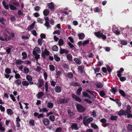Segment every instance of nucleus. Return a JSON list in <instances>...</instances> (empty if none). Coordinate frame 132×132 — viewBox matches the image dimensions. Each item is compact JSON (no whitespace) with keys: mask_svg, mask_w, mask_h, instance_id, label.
<instances>
[{"mask_svg":"<svg viewBox=\"0 0 132 132\" xmlns=\"http://www.w3.org/2000/svg\"><path fill=\"white\" fill-rule=\"evenodd\" d=\"M59 102L61 104H64L68 102L67 100H65V99H61L59 101Z\"/></svg>","mask_w":132,"mask_h":132,"instance_id":"dca6fc26","label":"nucleus"},{"mask_svg":"<svg viewBox=\"0 0 132 132\" xmlns=\"http://www.w3.org/2000/svg\"><path fill=\"white\" fill-rule=\"evenodd\" d=\"M119 79L121 81L123 82L125 81L126 79V78L124 77L120 76L119 77Z\"/></svg>","mask_w":132,"mask_h":132,"instance_id":"5fc2aeb1","label":"nucleus"},{"mask_svg":"<svg viewBox=\"0 0 132 132\" xmlns=\"http://www.w3.org/2000/svg\"><path fill=\"white\" fill-rule=\"evenodd\" d=\"M67 77L69 78H72L73 77V75L71 72H68L67 73Z\"/></svg>","mask_w":132,"mask_h":132,"instance_id":"c9c22d12","label":"nucleus"},{"mask_svg":"<svg viewBox=\"0 0 132 132\" xmlns=\"http://www.w3.org/2000/svg\"><path fill=\"white\" fill-rule=\"evenodd\" d=\"M100 95L102 97H103L105 95V94L103 90L100 91L99 93Z\"/></svg>","mask_w":132,"mask_h":132,"instance_id":"79ce46f5","label":"nucleus"},{"mask_svg":"<svg viewBox=\"0 0 132 132\" xmlns=\"http://www.w3.org/2000/svg\"><path fill=\"white\" fill-rule=\"evenodd\" d=\"M119 92L122 96L124 97L126 96V94L123 90H120L119 91Z\"/></svg>","mask_w":132,"mask_h":132,"instance_id":"b1692460","label":"nucleus"},{"mask_svg":"<svg viewBox=\"0 0 132 132\" xmlns=\"http://www.w3.org/2000/svg\"><path fill=\"white\" fill-rule=\"evenodd\" d=\"M26 78L28 81H31L32 80V77L29 75H27Z\"/></svg>","mask_w":132,"mask_h":132,"instance_id":"4c0bfd02","label":"nucleus"},{"mask_svg":"<svg viewBox=\"0 0 132 132\" xmlns=\"http://www.w3.org/2000/svg\"><path fill=\"white\" fill-rule=\"evenodd\" d=\"M127 129L128 131L132 132V125L130 124H128L127 127Z\"/></svg>","mask_w":132,"mask_h":132,"instance_id":"f3484780","label":"nucleus"},{"mask_svg":"<svg viewBox=\"0 0 132 132\" xmlns=\"http://www.w3.org/2000/svg\"><path fill=\"white\" fill-rule=\"evenodd\" d=\"M131 107L130 106L128 105L127 106V109L125 111L126 112H131Z\"/></svg>","mask_w":132,"mask_h":132,"instance_id":"58836bf2","label":"nucleus"},{"mask_svg":"<svg viewBox=\"0 0 132 132\" xmlns=\"http://www.w3.org/2000/svg\"><path fill=\"white\" fill-rule=\"evenodd\" d=\"M77 124L76 123H73L72 125H71V127L69 128H71L72 130L75 129V130H77L79 129V127H78Z\"/></svg>","mask_w":132,"mask_h":132,"instance_id":"20e7f679","label":"nucleus"},{"mask_svg":"<svg viewBox=\"0 0 132 132\" xmlns=\"http://www.w3.org/2000/svg\"><path fill=\"white\" fill-rule=\"evenodd\" d=\"M91 127L95 129H97L98 128V126L93 123H92L91 124Z\"/></svg>","mask_w":132,"mask_h":132,"instance_id":"4d7b16f0","label":"nucleus"},{"mask_svg":"<svg viewBox=\"0 0 132 132\" xmlns=\"http://www.w3.org/2000/svg\"><path fill=\"white\" fill-rule=\"evenodd\" d=\"M54 59L57 62H58L60 61V59L58 55L56 54H54Z\"/></svg>","mask_w":132,"mask_h":132,"instance_id":"5701e85b","label":"nucleus"},{"mask_svg":"<svg viewBox=\"0 0 132 132\" xmlns=\"http://www.w3.org/2000/svg\"><path fill=\"white\" fill-rule=\"evenodd\" d=\"M121 44L122 45H126L127 44V42L125 40H122L121 42Z\"/></svg>","mask_w":132,"mask_h":132,"instance_id":"0e129e2a","label":"nucleus"},{"mask_svg":"<svg viewBox=\"0 0 132 132\" xmlns=\"http://www.w3.org/2000/svg\"><path fill=\"white\" fill-rule=\"evenodd\" d=\"M68 53V51L67 50H66L64 49H62L61 48L60 49V54H62L64 53L67 54Z\"/></svg>","mask_w":132,"mask_h":132,"instance_id":"9b49d317","label":"nucleus"},{"mask_svg":"<svg viewBox=\"0 0 132 132\" xmlns=\"http://www.w3.org/2000/svg\"><path fill=\"white\" fill-rule=\"evenodd\" d=\"M67 58L68 60L71 61L72 59V56L70 54H68L67 56Z\"/></svg>","mask_w":132,"mask_h":132,"instance_id":"3c124183","label":"nucleus"},{"mask_svg":"<svg viewBox=\"0 0 132 132\" xmlns=\"http://www.w3.org/2000/svg\"><path fill=\"white\" fill-rule=\"evenodd\" d=\"M78 71L79 73L81 74L82 73V67L81 65L79 66L77 68Z\"/></svg>","mask_w":132,"mask_h":132,"instance_id":"7c9ffc66","label":"nucleus"},{"mask_svg":"<svg viewBox=\"0 0 132 132\" xmlns=\"http://www.w3.org/2000/svg\"><path fill=\"white\" fill-rule=\"evenodd\" d=\"M95 85L98 88H101L103 86L102 85L101 82H96L95 84Z\"/></svg>","mask_w":132,"mask_h":132,"instance_id":"a211bd4d","label":"nucleus"},{"mask_svg":"<svg viewBox=\"0 0 132 132\" xmlns=\"http://www.w3.org/2000/svg\"><path fill=\"white\" fill-rule=\"evenodd\" d=\"M9 7L11 10H15L16 9V8L15 6L11 4L9 5Z\"/></svg>","mask_w":132,"mask_h":132,"instance_id":"c85d7f7f","label":"nucleus"},{"mask_svg":"<svg viewBox=\"0 0 132 132\" xmlns=\"http://www.w3.org/2000/svg\"><path fill=\"white\" fill-rule=\"evenodd\" d=\"M34 122L35 121L34 120H30L29 121V124L30 125H31L32 126H34L35 125Z\"/></svg>","mask_w":132,"mask_h":132,"instance_id":"603ef678","label":"nucleus"},{"mask_svg":"<svg viewBox=\"0 0 132 132\" xmlns=\"http://www.w3.org/2000/svg\"><path fill=\"white\" fill-rule=\"evenodd\" d=\"M83 121L89 123L92 121L93 120V118L92 117H89L87 119L83 118Z\"/></svg>","mask_w":132,"mask_h":132,"instance_id":"6e6552de","label":"nucleus"},{"mask_svg":"<svg viewBox=\"0 0 132 132\" xmlns=\"http://www.w3.org/2000/svg\"><path fill=\"white\" fill-rule=\"evenodd\" d=\"M34 50L37 52L38 53H40L41 52V50L40 48L38 47H36L34 48Z\"/></svg>","mask_w":132,"mask_h":132,"instance_id":"a19ab883","label":"nucleus"},{"mask_svg":"<svg viewBox=\"0 0 132 132\" xmlns=\"http://www.w3.org/2000/svg\"><path fill=\"white\" fill-rule=\"evenodd\" d=\"M43 121L44 125L45 126H47L50 123L49 120L47 118H44L43 119Z\"/></svg>","mask_w":132,"mask_h":132,"instance_id":"39448f33","label":"nucleus"},{"mask_svg":"<svg viewBox=\"0 0 132 132\" xmlns=\"http://www.w3.org/2000/svg\"><path fill=\"white\" fill-rule=\"evenodd\" d=\"M8 34L10 36H8L6 34H4L2 36H0V40L2 41H5L7 42L8 40H11L12 38H13L15 37V35L14 33L11 34L8 31H7Z\"/></svg>","mask_w":132,"mask_h":132,"instance_id":"f257e3e1","label":"nucleus"},{"mask_svg":"<svg viewBox=\"0 0 132 132\" xmlns=\"http://www.w3.org/2000/svg\"><path fill=\"white\" fill-rule=\"evenodd\" d=\"M76 106L77 110L79 112H82V106L79 104H78L76 105Z\"/></svg>","mask_w":132,"mask_h":132,"instance_id":"1a4fd4ad","label":"nucleus"},{"mask_svg":"<svg viewBox=\"0 0 132 132\" xmlns=\"http://www.w3.org/2000/svg\"><path fill=\"white\" fill-rule=\"evenodd\" d=\"M22 84L23 86H27L29 85V83L26 81H23L22 82Z\"/></svg>","mask_w":132,"mask_h":132,"instance_id":"e433bc0d","label":"nucleus"},{"mask_svg":"<svg viewBox=\"0 0 132 132\" xmlns=\"http://www.w3.org/2000/svg\"><path fill=\"white\" fill-rule=\"evenodd\" d=\"M5 20L4 18L2 17L1 18H0V22L3 25H4L5 24L4 21Z\"/></svg>","mask_w":132,"mask_h":132,"instance_id":"ea45409f","label":"nucleus"},{"mask_svg":"<svg viewBox=\"0 0 132 132\" xmlns=\"http://www.w3.org/2000/svg\"><path fill=\"white\" fill-rule=\"evenodd\" d=\"M71 85L75 86H79L80 85L77 82H72L71 83Z\"/></svg>","mask_w":132,"mask_h":132,"instance_id":"a18cd8bd","label":"nucleus"},{"mask_svg":"<svg viewBox=\"0 0 132 132\" xmlns=\"http://www.w3.org/2000/svg\"><path fill=\"white\" fill-rule=\"evenodd\" d=\"M90 40L88 39L85 40L83 42V46H84L88 44L89 43Z\"/></svg>","mask_w":132,"mask_h":132,"instance_id":"c03bdc74","label":"nucleus"},{"mask_svg":"<svg viewBox=\"0 0 132 132\" xmlns=\"http://www.w3.org/2000/svg\"><path fill=\"white\" fill-rule=\"evenodd\" d=\"M5 72L7 74H10L11 72V70L9 68H6L5 69Z\"/></svg>","mask_w":132,"mask_h":132,"instance_id":"de8ad7c7","label":"nucleus"},{"mask_svg":"<svg viewBox=\"0 0 132 132\" xmlns=\"http://www.w3.org/2000/svg\"><path fill=\"white\" fill-rule=\"evenodd\" d=\"M22 55L23 56L22 58L23 60H24L26 59L27 57V55L26 53L24 52L22 53Z\"/></svg>","mask_w":132,"mask_h":132,"instance_id":"4be33fe9","label":"nucleus"},{"mask_svg":"<svg viewBox=\"0 0 132 132\" xmlns=\"http://www.w3.org/2000/svg\"><path fill=\"white\" fill-rule=\"evenodd\" d=\"M67 113L70 116H73L74 115V113L71 111L70 109H69L67 110Z\"/></svg>","mask_w":132,"mask_h":132,"instance_id":"2f4dec72","label":"nucleus"},{"mask_svg":"<svg viewBox=\"0 0 132 132\" xmlns=\"http://www.w3.org/2000/svg\"><path fill=\"white\" fill-rule=\"evenodd\" d=\"M117 89L116 87H114L112 88L110 90L111 92L113 93L114 94H115L116 93L117 91Z\"/></svg>","mask_w":132,"mask_h":132,"instance_id":"72a5a7b5","label":"nucleus"},{"mask_svg":"<svg viewBox=\"0 0 132 132\" xmlns=\"http://www.w3.org/2000/svg\"><path fill=\"white\" fill-rule=\"evenodd\" d=\"M55 90L56 92L59 93L61 92L62 90L60 86H56L55 88Z\"/></svg>","mask_w":132,"mask_h":132,"instance_id":"ddd939ff","label":"nucleus"},{"mask_svg":"<svg viewBox=\"0 0 132 132\" xmlns=\"http://www.w3.org/2000/svg\"><path fill=\"white\" fill-rule=\"evenodd\" d=\"M100 121L101 122L103 123V124H104L106 123L107 121L105 119L103 118L101 119L100 120Z\"/></svg>","mask_w":132,"mask_h":132,"instance_id":"bf43d9fd","label":"nucleus"},{"mask_svg":"<svg viewBox=\"0 0 132 132\" xmlns=\"http://www.w3.org/2000/svg\"><path fill=\"white\" fill-rule=\"evenodd\" d=\"M62 131V129L61 127H57L55 130V132H61Z\"/></svg>","mask_w":132,"mask_h":132,"instance_id":"774afa93","label":"nucleus"},{"mask_svg":"<svg viewBox=\"0 0 132 132\" xmlns=\"http://www.w3.org/2000/svg\"><path fill=\"white\" fill-rule=\"evenodd\" d=\"M24 72L26 74L28 73L29 72L28 68L27 67H25L23 69Z\"/></svg>","mask_w":132,"mask_h":132,"instance_id":"09e8293b","label":"nucleus"},{"mask_svg":"<svg viewBox=\"0 0 132 132\" xmlns=\"http://www.w3.org/2000/svg\"><path fill=\"white\" fill-rule=\"evenodd\" d=\"M50 54V52L45 48L44 51L42 53V56L43 59H45V55L48 56Z\"/></svg>","mask_w":132,"mask_h":132,"instance_id":"f03ea898","label":"nucleus"},{"mask_svg":"<svg viewBox=\"0 0 132 132\" xmlns=\"http://www.w3.org/2000/svg\"><path fill=\"white\" fill-rule=\"evenodd\" d=\"M82 89V88L81 87H79L77 89V95L79 96L80 95Z\"/></svg>","mask_w":132,"mask_h":132,"instance_id":"cd10ccee","label":"nucleus"},{"mask_svg":"<svg viewBox=\"0 0 132 132\" xmlns=\"http://www.w3.org/2000/svg\"><path fill=\"white\" fill-rule=\"evenodd\" d=\"M102 33H101L100 32L98 31L97 32H95L94 34L98 38H100Z\"/></svg>","mask_w":132,"mask_h":132,"instance_id":"aec40b11","label":"nucleus"},{"mask_svg":"<svg viewBox=\"0 0 132 132\" xmlns=\"http://www.w3.org/2000/svg\"><path fill=\"white\" fill-rule=\"evenodd\" d=\"M43 20H43L42 19L40 18H38L37 19V21L39 23H43Z\"/></svg>","mask_w":132,"mask_h":132,"instance_id":"338daca9","label":"nucleus"},{"mask_svg":"<svg viewBox=\"0 0 132 132\" xmlns=\"http://www.w3.org/2000/svg\"><path fill=\"white\" fill-rule=\"evenodd\" d=\"M15 83L18 86L20 85L21 83V80L19 79H17L15 81Z\"/></svg>","mask_w":132,"mask_h":132,"instance_id":"393cba45","label":"nucleus"},{"mask_svg":"<svg viewBox=\"0 0 132 132\" xmlns=\"http://www.w3.org/2000/svg\"><path fill=\"white\" fill-rule=\"evenodd\" d=\"M117 118L118 116H117L111 115L110 118V119L114 121L117 120Z\"/></svg>","mask_w":132,"mask_h":132,"instance_id":"412c9836","label":"nucleus"},{"mask_svg":"<svg viewBox=\"0 0 132 132\" xmlns=\"http://www.w3.org/2000/svg\"><path fill=\"white\" fill-rule=\"evenodd\" d=\"M49 11L47 10H44L43 11V14L45 16H47L49 14Z\"/></svg>","mask_w":132,"mask_h":132,"instance_id":"c756f323","label":"nucleus"},{"mask_svg":"<svg viewBox=\"0 0 132 132\" xmlns=\"http://www.w3.org/2000/svg\"><path fill=\"white\" fill-rule=\"evenodd\" d=\"M49 68L52 71H54L55 70V67L52 65L50 64L49 65Z\"/></svg>","mask_w":132,"mask_h":132,"instance_id":"13d9d810","label":"nucleus"},{"mask_svg":"<svg viewBox=\"0 0 132 132\" xmlns=\"http://www.w3.org/2000/svg\"><path fill=\"white\" fill-rule=\"evenodd\" d=\"M44 94V93L42 92H39L38 94L36 95V96L38 98H40L43 97Z\"/></svg>","mask_w":132,"mask_h":132,"instance_id":"2eb2a0df","label":"nucleus"},{"mask_svg":"<svg viewBox=\"0 0 132 132\" xmlns=\"http://www.w3.org/2000/svg\"><path fill=\"white\" fill-rule=\"evenodd\" d=\"M35 21L34 22H33L32 24H31L27 28V29L29 28V30H30V29H33L34 28L35 25ZM29 30H28V31H29Z\"/></svg>","mask_w":132,"mask_h":132,"instance_id":"6ab92c4d","label":"nucleus"},{"mask_svg":"<svg viewBox=\"0 0 132 132\" xmlns=\"http://www.w3.org/2000/svg\"><path fill=\"white\" fill-rule=\"evenodd\" d=\"M124 71V69L122 68H121L118 71L117 73V76L118 77H119L120 76H121V73L123 72Z\"/></svg>","mask_w":132,"mask_h":132,"instance_id":"0eeeda50","label":"nucleus"},{"mask_svg":"<svg viewBox=\"0 0 132 132\" xmlns=\"http://www.w3.org/2000/svg\"><path fill=\"white\" fill-rule=\"evenodd\" d=\"M38 44L41 46L42 45V41L41 39L39 38L38 40Z\"/></svg>","mask_w":132,"mask_h":132,"instance_id":"680f3d73","label":"nucleus"},{"mask_svg":"<svg viewBox=\"0 0 132 132\" xmlns=\"http://www.w3.org/2000/svg\"><path fill=\"white\" fill-rule=\"evenodd\" d=\"M117 104L118 105L119 107L121 106V103L119 99H116V101Z\"/></svg>","mask_w":132,"mask_h":132,"instance_id":"6e6d98bb","label":"nucleus"},{"mask_svg":"<svg viewBox=\"0 0 132 132\" xmlns=\"http://www.w3.org/2000/svg\"><path fill=\"white\" fill-rule=\"evenodd\" d=\"M53 34H58V35H60V31L59 30H56L54 31L53 33Z\"/></svg>","mask_w":132,"mask_h":132,"instance_id":"69168bd1","label":"nucleus"},{"mask_svg":"<svg viewBox=\"0 0 132 132\" xmlns=\"http://www.w3.org/2000/svg\"><path fill=\"white\" fill-rule=\"evenodd\" d=\"M71 97L72 98L76 101L79 102H81V100L79 97L77 96L74 94H72L71 95Z\"/></svg>","mask_w":132,"mask_h":132,"instance_id":"7ed1b4c3","label":"nucleus"},{"mask_svg":"<svg viewBox=\"0 0 132 132\" xmlns=\"http://www.w3.org/2000/svg\"><path fill=\"white\" fill-rule=\"evenodd\" d=\"M52 50L54 51H57L58 50V47L56 45H54L52 47Z\"/></svg>","mask_w":132,"mask_h":132,"instance_id":"473e14b6","label":"nucleus"},{"mask_svg":"<svg viewBox=\"0 0 132 132\" xmlns=\"http://www.w3.org/2000/svg\"><path fill=\"white\" fill-rule=\"evenodd\" d=\"M48 6H49L48 8L51 10H53L54 9V5L53 4V3L52 2L48 3Z\"/></svg>","mask_w":132,"mask_h":132,"instance_id":"f8f14e48","label":"nucleus"},{"mask_svg":"<svg viewBox=\"0 0 132 132\" xmlns=\"http://www.w3.org/2000/svg\"><path fill=\"white\" fill-rule=\"evenodd\" d=\"M94 72L95 73H96L97 72H99L100 68H95L94 69Z\"/></svg>","mask_w":132,"mask_h":132,"instance_id":"e2e57ef3","label":"nucleus"},{"mask_svg":"<svg viewBox=\"0 0 132 132\" xmlns=\"http://www.w3.org/2000/svg\"><path fill=\"white\" fill-rule=\"evenodd\" d=\"M64 43L63 41V39H60L59 40L58 42V44L60 46L62 45Z\"/></svg>","mask_w":132,"mask_h":132,"instance_id":"49530a36","label":"nucleus"},{"mask_svg":"<svg viewBox=\"0 0 132 132\" xmlns=\"http://www.w3.org/2000/svg\"><path fill=\"white\" fill-rule=\"evenodd\" d=\"M74 61L76 63L78 64H80L81 62L79 59L76 58H75L74 59Z\"/></svg>","mask_w":132,"mask_h":132,"instance_id":"a878e982","label":"nucleus"},{"mask_svg":"<svg viewBox=\"0 0 132 132\" xmlns=\"http://www.w3.org/2000/svg\"><path fill=\"white\" fill-rule=\"evenodd\" d=\"M23 62V61L20 59H18L16 60V63L17 65H19L22 64Z\"/></svg>","mask_w":132,"mask_h":132,"instance_id":"37998d69","label":"nucleus"},{"mask_svg":"<svg viewBox=\"0 0 132 132\" xmlns=\"http://www.w3.org/2000/svg\"><path fill=\"white\" fill-rule=\"evenodd\" d=\"M15 77L17 79L21 78L20 75L19 73H17L15 74Z\"/></svg>","mask_w":132,"mask_h":132,"instance_id":"052dcab7","label":"nucleus"},{"mask_svg":"<svg viewBox=\"0 0 132 132\" xmlns=\"http://www.w3.org/2000/svg\"><path fill=\"white\" fill-rule=\"evenodd\" d=\"M127 114V118H132V115L131 114V112H127L126 113V114Z\"/></svg>","mask_w":132,"mask_h":132,"instance_id":"864d4df0","label":"nucleus"},{"mask_svg":"<svg viewBox=\"0 0 132 132\" xmlns=\"http://www.w3.org/2000/svg\"><path fill=\"white\" fill-rule=\"evenodd\" d=\"M126 112L124 110L122 109L118 113V115L120 116H121L122 115H126Z\"/></svg>","mask_w":132,"mask_h":132,"instance_id":"423d86ee","label":"nucleus"},{"mask_svg":"<svg viewBox=\"0 0 132 132\" xmlns=\"http://www.w3.org/2000/svg\"><path fill=\"white\" fill-rule=\"evenodd\" d=\"M6 111L7 113L9 115H11L13 113L11 109H8Z\"/></svg>","mask_w":132,"mask_h":132,"instance_id":"f704fd0d","label":"nucleus"},{"mask_svg":"<svg viewBox=\"0 0 132 132\" xmlns=\"http://www.w3.org/2000/svg\"><path fill=\"white\" fill-rule=\"evenodd\" d=\"M53 104L51 102H48L47 103V107L51 109L53 108Z\"/></svg>","mask_w":132,"mask_h":132,"instance_id":"bb28decb","label":"nucleus"},{"mask_svg":"<svg viewBox=\"0 0 132 132\" xmlns=\"http://www.w3.org/2000/svg\"><path fill=\"white\" fill-rule=\"evenodd\" d=\"M49 118V119L52 121H54L55 120V117L53 115L50 116Z\"/></svg>","mask_w":132,"mask_h":132,"instance_id":"8fccbe9b","label":"nucleus"},{"mask_svg":"<svg viewBox=\"0 0 132 132\" xmlns=\"http://www.w3.org/2000/svg\"><path fill=\"white\" fill-rule=\"evenodd\" d=\"M3 6L4 7V8L7 10H9V5L7 4H6V2L5 1H3L2 2Z\"/></svg>","mask_w":132,"mask_h":132,"instance_id":"4468645a","label":"nucleus"},{"mask_svg":"<svg viewBox=\"0 0 132 132\" xmlns=\"http://www.w3.org/2000/svg\"><path fill=\"white\" fill-rule=\"evenodd\" d=\"M38 83L39 84L38 87L39 88L42 87L44 84V82L42 79H39L38 80Z\"/></svg>","mask_w":132,"mask_h":132,"instance_id":"9d476101","label":"nucleus"}]
</instances>
